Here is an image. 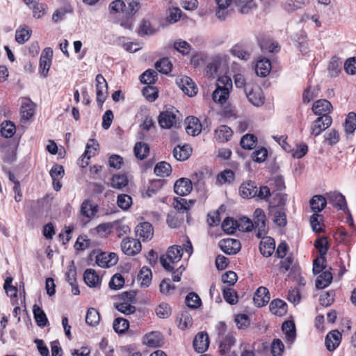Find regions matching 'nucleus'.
Segmentation results:
<instances>
[{"instance_id": "obj_61", "label": "nucleus", "mask_w": 356, "mask_h": 356, "mask_svg": "<svg viewBox=\"0 0 356 356\" xmlns=\"http://www.w3.org/2000/svg\"><path fill=\"white\" fill-rule=\"evenodd\" d=\"M220 184L231 183L234 179V173L231 170H225L217 177Z\"/></svg>"}, {"instance_id": "obj_49", "label": "nucleus", "mask_w": 356, "mask_h": 356, "mask_svg": "<svg viewBox=\"0 0 356 356\" xmlns=\"http://www.w3.org/2000/svg\"><path fill=\"white\" fill-rule=\"evenodd\" d=\"M15 124L10 121H6L1 124V133L2 136L6 138H11L15 133Z\"/></svg>"}, {"instance_id": "obj_8", "label": "nucleus", "mask_w": 356, "mask_h": 356, "mask_svg": "<svg viewBox=\"0 0 356 356\" xmlns=\"http://www.w3.org/2000/svg\"><path fill=\"white\" fill-rule=\"evenodd\" d=\"M122 250L127 255H135L141 250L140 242L134 238H124L121 244Z\"/></svg>"}, {"instance_id": "obj_22", "label": "nucleus", "mask_w": 356, "mask_h": 356, "mask_svg": "<svg viewBox=\"0 0 356 356\" xmlns=\"http://www.w3.org/2000/svg\"><path fill=\"white\" fill-rule=\"evenodd\" d=\"M143 343L152 348L161 347L163 343L162 334L159 332H152L144 337Z\"/></svg>"}, {"instance_id": "obj_3", "label": "nucleus", "mask_w": 356, "mask_h": 356, "mask_svg": "<svg viewBox=\"0 0 356 356\" xmlns=\"http://www.w3.org/2000/svg\"><path fill=\"white\" fill-rule=\"evenodd\" d=\"M248 101L254 106L264 104L265 97L262 89L257 84H248L244 89Z\"/></svg>"}, {"instance_id": "obj_43", "label": "nucleus", "mask_w": 356, "mask_h": 356, "mask_svg": "<svg viewBox=\"0 0 356 356\" xmlns=\"http://www.w3.org/2000/svg\"><path fill=\"white\" fill-rule=\"evenodd\" d=\"M345 131L347 134H353L356 129V113L350 112L348 114L344 124Z\"/></svg>"}, {"instance_id": "obj_26", "label": "nucleus", "mask_w": 356, "mask_h": 356, "mask_svg": "<svg viewBox=\"0 0 356 356\" xmlns=\"http://www.w3.org/2000/svg\"><path fill=\"white\" fill-rule=\"evenodd\" d=\"M271 70V63L267 58H262L257 60L255 65L256 74L261 76L265 77L269 74Z\"/></svg>"}, {"instance_id": "obj_64", "label": "nucleus", "mask_w": 356, "mask_h": 356, "mask_svg": "<svg viewBox=\"0 0 356 356\" xmlns=\"http://www.w3.org/2000/svg\"><path fill=\"white\" fill-rule=\"evenodd\" d=\"M284 344L279 339H275L271 343V353L273 356H281L284 350Z\"/></svg>"}, {"instance_id": "obj_27", "label": "nucleus", "mask_w": 356, "mask_h": 356, "mask_svg": "<svg viewBox=\"0 0 356 356\" xmlns=\"http://www.w3.org/2000/svg\"><path fill=\"white\" fill-rule=\"evenodd\" d=\"M270 312L277 316H282L286 314L287 305L280 299L273 300L270 304Z\"/></svg>"}, {"instance_id": "obj_56", "label": "nucleus", "mask_w": 356, "mask_h": 356, "mask_svg": "<svg viewBox=\"0 0 356 356\" xmlns=\"http://www.w3.org/2000/svg\"><path fill=\"white\" fill-rule=\"evenodd\" d=\"M314 246L319 252L320 256L325 257L328 250V243L325 237L317 238L314 242Z\"/></svg>"}, {"instance_id": "obj_40", "label": "nucleus", "mask_w": 356, "mask_h": 356, "mask_svg": "<svg viewBox=\"0 0 356 356\" xmlns=\"http://www.w3.org/2000/svg\"><path fill=\"white\" fill-rule=\"evenodd\" d=\"M100 321V315L98 311L95 308H89L88 309L86 322L90 326H96Z\"/></svg>"}, {"instance_id": "obj_25", "label": "nucleus", "mask_w": 356, "mask_h": 356, "mask_svg": "<svg viewBox=\"0 0 356 356\" xmlns=\"http://www.w3.org/2000/svg\"><path fill=\"white\" fill-rule=\"evenodd\" d=\"M236 342L235 337L231 332H228L220 339L219 352L222 355L227 354Z\"/></svg>"}, {"instance_id": "obj_21", "label": "nucleus", "mask_w": 356, "mask_h": 356, "mask_svg": "<svg viewBox=\"0 0 356 356\" xmlns=\"http://www.w3.org/2000/svg\"><path fill=\"white\" fill-rule=\"evenodd\" d=\"M186 123V131L188 134L195 136L201 133L202 124L198 118L193 116L188 117Z\"/></svg>"}, {"instance_id": "obj_33", "label": "nucleus", "mask_w": 356, "mask_h": 356, "mask_svg": "<svg viewBox=\"0 0 356 356\" xmlns=\"http://www.w3.org/2000/svg\"><path fill=\"white\" fill-rule=\"evenodd\" d=\"M327 202L323 195H316L310 200L311 209L316 213L321 212L326 206Z\"/></svg>"}, {"instance_id": "obj_23", "label": "nucleus", "mask_w": 356, "mask_h": 356, "mask_svg": "<svg viewBox=\"0 0 356 356\" xmlns=\"http://www.w3.org/2000/svg\"><path fill=\"white\" fill-rule=\"evenodd\" d=\"M275 248V241L271 237L263 238L259 244V250L261 254L266 257H270Z\"/></svg>"}, {"instance_id": "obj_63", "label": "nucleus", "mask_w": 356, "mask_h": 356, "mask_svg": "<svg viewBox=\"0 0 356 356\" xmlns=\"http://www.w3.org/2000/svg\"><path fill=\"white\" fill-rule=\"evenodd\" d=\"M334 293L333 291H327L320 296V304L324 307H328L334 302Z\"/></svg>"}, {"instance_id": "obj_20", "label": "nucleus", "mask_w": 356, "mask_h": 356, "mask_svg": "<svg viewBox=\"0 0 356 356\" xmlns=\"http://www.w3.org/2000/svg\"><path fill=\"white\" fill-rule=\"evenodd\" d=\"M257 191V186L253 181H247L241 184L239 193L243 198H253L255 197L256 192Z\"/></svg>"}, {"instance_id": "obj_55", "label": "nucleus", "mask_w": 356, "mask_h": 356, "mask_svg": "<svg viewBox=\"0 0 356 356\" xmlns=\"http://www.w3.org/2000/svg\"><path fill=\"white\" fill-rule=\"evenodd\" d=\"M259 45L263 52L277 53L280 50V47L276 42L263 41Z\"/></svg>"}, {"instance_id": "obj_16", "label": "nucleus", "mask_w": 356, "mask_h": 356, "mask_svg": "<svg viewBox=\"0 0 356 356\" xmlns=\"http://www.w3.org/2000/svg\"><path fill=\"white\" fill-rule=\"evenodd\" d=\"M209 346V339L208 334L204 332L197 333L193 340V347L195 350L199 353H202L207 350Z\"/></svg>"}, {"instance_id": "obj_7", "label": "nucleus", "mask_w": 356, "mask_h": 356, "mask_svg": "<svg viewBox=\"0 0 356 356\" xmlns=\"http://www.w3.org/2000/svg\"><path fill=\"white\" fill-rule=\"evenodd\" d=\"M218 246L224 253L229 255L236 254L241 248L238 240L229 238L220 240Z\"/></svg>"}, {"instance_id": "obj_48", "label": "nucleus", "mask_w": 356, "mask_h": 356, "mask_svg": "<svg viewBox=\"0 0 356 356\" xmlns=\"http://www.w3.org/2000/svg\"><path fill=\"white\" fill-rule=\"evenodd\" d=\"M113 327L117 333H124L128 330L129 323L125 318L118 317L114 320Z\"/></svg>"}, {"instance_id": "obj_38", "label": "nucleus", "mask_w": 356, "mask_h": 356, "mask_svg": "<svg viewBox=\"0 0 356 356\" xmlns=\"http://www.w3.org/2000/svg\"><path fill=\"white\" fill-rule=\"evenodd\" d=\"M154 173L159 177L168 176L172 172L171 165L165 161L158 163L154 167Z\"/></svg>"}, {"instance_id": "obj_11", "label": "nucleus", "mask_w": 356, "mask_h": 356, "mask_svg": "<svg viewBox=\"0 0 356 356\" xmlns=\"http://www.w3.org/2000/svg\"><path fill=\"white\" fill-rule=\"evenodd\" d=\"M158 122L163 129H170L177 124L176 115L170 111L161 112L158 118Z\"/></svg>"}, {"instance_id": "obj_59", "label": "nucleus", "mask_w": 356, "mask_h": 356, "mask_svg": "<svg viewBox=\"0 0 356 356\" xmlns=\"http://www.w3.org/2000/svg\"><path fill=\"white\" fill-rule=\"evenodd\" d=\"M117 203L120 208L127 210L131 207L132 199L127 194H121L118 196Z\"/></svg>"}, {"instance_id": "obj_46", "label": "nucleus", "mask_w": 356, "mask_h": 356, "mask_svg": "<svg viewBox=\"0 0 356 356\" xmlns=\"http://www.w3.org/2000/svg\"><path fill=\"white\" fill-rule=\"evenodd\" d=\"M232 55L241 60H248L250 54L240 44L234 45L230 50Z\"/></svg>"}, {"instance_id": "obj_24", "label": "nucleus", "mask_w": 356, "mask_h": 356, "mask_svg": "<svg viewBox=\"0 0 356 356\" xmlns=\"http://www.w3.org/2000/svg\"><path fill=\"white\" fill-rule=\"evenodd\" d=\"M331 267L320 274L316 280V287L318 289H323L328 286L332 281V274L330 272Z\"/></svg>"}, {"instance_id": "obj_6", "label": "nucleus", "mask_w": 356, "mask_h": 356, "mask_svg": "<svg viewBox=\"0 0 356 356\" xmlns=\"http://www.w3.org/2000/svg\"><path fill=\"white\" fill-rule=\"evenodd\" d=\"M332 119L330 116H321L316 119L311 126V134L314 136L320 135L323 131L330 127Z\"/></svg>"}, {"instance_id": "obj_32", "label": "nucleus", "mask_w": 356, "mask_h": 356, "mask_svg": "<svg viewBox=\"0 0 356 356\" xmlns=\"http://www.w3.org/2000/svg\"><path fill=\"white\" fill-rule=\"evenodd\" d=\"M20 113L24 120H29L34 114L33 103L29 99H24L22 103Z\"/></svg>"}, {"instance_id": "obj_13", "label": "nucleus", "mask_w": 356, "mask_h": 356, "mask_svg": "<svg viewBox=\"0 0 356 356\" xmlns=\"http://www.w3.org/2000/svg\"><path fill=\"white\" fill-rule=\"evenodd\" d=\"M179 88L189 97L196 95L197 88L193 80L188 76H184L177 81Z\"/></svg>"}, {"instance_id": "obj_51", "label": "nucleus", "mask_w": 356, "mask_h": 356, "mask_svg": "<svg viewBox=\"0 0 356 356\" xmlns=\"http://www.w3.org/2000/svg\"><path fill=\"white\" fill-rule=\"evenodd\" d=\"M341 62L336 58L333 57L330 61L328 65V72L332 77L337 76L341 72Z\"/></svg>"}, {"instance_id": "obj_2", "label": "nucleus", "mask_w": 356, "mask_h": 356, "mask_svg": "<svg viewBox=\"0 0 356 356\" xmlns=\"http://www.w3.org/2000/svg\"><path fill=\"white\" fill-rule=\"evenodd\" d=\"M183 249L179 245H173L168 249L165 255L160 257V262L162 266L168 271H172L174 267L171 264H175L180 261L182 257Z\"/></svg>"}, {"instance_id": "obj_39", "label": "nucleus", "mask_w": 356, "mask_h": 356, "mask_svg": "<svg viewBox=\"0 0 356 356\" xmlns=\"http://www.w3.org/2000/svg\"><path fill=\"white\" fill-rule=\"evenodd\" d=\"M157 76V72L155 70L148 69L140 76V80L144 84H154L156 81Z\"/></svg>"}, {"instance_id": "obj_47", "label": "nucleus", "mask_w": 356, "mask_h": 356, "mask_svg": "<svg viewBox=\"0 0 356 356\" xmlns=\"http://www.w3.org/2000/svg\"><path fill=\"white\" fill-rule=\"evenodd\" d=\"M257 138L252 134H246L241 140L240 144L245 149H253L257 143Z\"/></svg>"}, {"instance_id": "obj_57", "label": "nucleus", "mask_w": 356, "mask_h": 356, "mask_svg": "<svg viewBox=\"0 0 356 356\" xmlns=\"http://www.w3.org/2000/svg\"><path fill=\"white\" fill-rule=\"evenodd\" d=\"M221 227L225 232L234 234L236 231V220L227 217L223 220Z\"/></svg>"}, {"instance_id": "obj_42", "label": "nucleus", "mask_w": 356, "mask_h": 356, "mask_svg": "<svg viewBox=\"0 0 356 356\" xmlns=\"http://www.w3.org/2000/svg\"><path fill=\"white\" fill-rule=\"evenodd\" d=\"M134 154L136 158L143 160L148 154L149 148L146 143L139 142L136 143L134 148Z\"/></svg>"}, {"instance_id": "obj_14", "label": "nucleus", "mask_w": 356, "mask_h": 356, "mask_svg": "<svg viewBox=\"0 0 356 356\" xmlns=\"http://www.w3.org/2000/svg\"><path fill=\"white\" fill-rule=\"evenodd\" d=\"M136 233L143 241H147L152 238L154 229L151 223L144 222L136 226Z\"/></svg>"}, {"instance_id": "obj_19", "label": "nucleus", "mask_w": 356, "mask_h": 356, "mask_svg": "<svg viewBox=\"0 0 356 356\" xmlns=\"http://www.w3.org/2000/svg\"><path fill=\"white\" fill-rule=\"evenodd\" d=\"M253 300L257 307H263L270 300V293L267 288L259 287L254 293Z\"/></svg>"}, {"instance_id": "obj_36", "label": "nucleus", "mask_w": 356, "mask_h": 356, "mask_svg": "<svg viewBox=\"0 0 356 356\" xmlns=\"http://www.w3.org/2000/svg\"><path fill=\"white\" fill-rule=\"evenodd\" d=\"M33 313L35 321L39 327H44L48 323L47 317L44 312L37 305L33 307Z\"/></svg>"}, {"instance_id": "obj_9", "label": "nucleus", "mask_w": 356, "mask_h": 356, "mask_svg": "<svg viewBox=\"0 0 356 356\" xmlns=\"http://www.w3.org/2000/svg\"><path fill=\"white\" fill-rule=\"evenodd\" d=\"M118 261V257L114 252H102L96 256L97 264L102 268H109L117 264Z\"/></svg>"}, {"instance_id": "obj_15", "label": "nucleus", "mask_w": 356, "mask_h": 356, "mask_svg": "<svg viewBox=\"0 0 356 356\" xmlns=\"http://www.w3.org/2000/svg\"><path fill=\"white\" fill-rule=\"evenodd\" d=\"M193 188L192 183L187 178H181L176 181L174 185L175 193L180 196L189 194Z\"/></svg>"}, {"instance_id": "obj_5", "label": "nucleus", "mask_w": 356, "mask_h": 356, "mask_svg": "<svg viewBox=\"0 0 356 356\" xmlns=\"http://www.w3.org/2000/svg\"><path fill=\"white\" fill-rule=\"evenodd\" d=\"M97 102L99 106H102L107 97L108 86L104 77L99 74L95 78Z\"/></svg>"}, {"instance_id": "obj_58", "label": "nucleus", "mask_w": 356, "mask_h": 356, "mask_svg": "<svg viewBox=\"0 0 356 356\" xmlns=\"http://www.w3.org/2000/svg\"><path fill=\"white\" fill-rule=\"evenodd\" d=\"M156 314L160 318H167L171 314V308L167 303H161L155 309Z\"/></svg>"}, {"instance_id": "obj_50", "label": "nucleus", "mask_w": 356, "mask_h": 356, "mask_svg": "<svg viewBox=\"0 0 356 356\" xmlns=\"http://www.w3.org/2000/svg\"><path fill=\"white\" fill-rule=\"evenodd\" d=\"M328 270L326 266V259L325 257L320 256L315 259L313 261V273L314 274H319L320 273Z\"/></svg>"}, {"instance_id": "obj_4", "label": "nucleus", "mask_w": 356, "mask_h": 356, "mask_svg": "<svg viewBox=\"0 0 356 356\" xmlns=\"http://www.w3.org/2000/svg\"><path fill=\"white\" fill-rule=\"evenodd\" d=\"M253 219V228H254L256 232V236L259 238H262L268 232L266 218L264 211L260 208L256 209L254 212Z\"/></svg>"}, {"instance_id": "obj_18", "label": "nucleus", "mask_w": 356, "mask_h": 356, "mask_svg": "<svg viewBox=\"0 0 356 356\" xmlns=\"http://www.w3.org/2000/svg\"><path fill=\"white\" fill-rule=\"evenodd\" d=\"M341 334L338 330H332L326 336L325 343L329 351L334 350L339 345Z\"/></svg>"}, {"instance_id": "obj_30", "label": "nucleus", "mask_w": 356, "mask_h": 356, "mask_svg": "<svg viewBox=\"0 0 356 356\" xmlns=\"http://www.w3.org/2000/svg\"><path fill=\"white\" fill-rule=\"evenodd\" d=\"M233 134L232 130L226 125L220 126L215 131V137L220 143L227 142Z\"/></svg>"}, {"instance_id": "obj_10", "label": "nucleus", "mask_w": 356, "mask_h": 356, "mask_svg": "<svg viewBox=\"0 0 356 356\" xmlns=\"http://www.w3.org/2000/svg\"><path fill=\"white\" fill-rule=\"evenodd\" d=\"M53 56V50L50 47H46L42 52L40 58V73L46 77L51 63Z\"/></svg>"}, {"instance_id": "obj_54", "label": "nucleus", "mask_w": 356, "mask_h": 356, "mask_svg": "<svg viewBox=\"0 0 356 356\" xmlns=\"http://www.w3.org/2000/svg\"><path fill=\"white\" fill-rule=\"evenodd\" d=\"M254 227L252 220L246 217H243L236 220V229L242 232H250Z\"/></svg>"}, {"instance_id": "obj_1", "label": "nucleus", "mask_w": 356, "mask_h": 356, "mask_svg": "<svg viewBox=\"0 0 356 356\" xmlns=\"http://www.w3.org/2000/svg\"><path fill=\"white\" fill-rule=\"evenodd\" d=\"M232 88V80L229 77L219 78L216 83V88L212 94L213 100L220 104H224L229 97V90Z\"/></svg>"}, {"instance_id": "obj_35", "label": "nucleus", "mask_w": 356, "mask_h": 356, "mask_svg": "<svg viewBox=\"0 0 356 356\" xmlns=\"http://www.w3.org/2000/svg\"><path fill=\"white\" fill-rule=\"evenodd\" d=\"M152 279L151 270L147 267H143L138 275V280L140 282L141 286L147 287L150 285Z\"/></svg>"}, {"instance_id": "obj_34", "label": "nucleus", "mask_w": 356, "mask_h": 356, "mask_svg": "<svg viewBox=\"0 0 356 356\" xmlns=\"http://www.w3.org/2000/svg\"><path fill=\"white\" fill-rule=\"evenodd\" d=\"M191 152L189 145L177 146L172 151L173 156L178 161L186 160Z\"/></svg>"}, {"instance_id": "obj_62", "label": "nucleus", "mask_w": 356, "mask_h": 356, "mask_svg": "<svg viewBox=\"0 0 356 356\" xmlns=\"http://www.w3.org/2000/svg\"><path fill=\"white\" fill-rule=\"evenodd\" d=\"M174 47L179 52L184 55H187L191 51V45L186 41L178 40L175 42Z\"/></svg>"}, {"instance_id": "obj_41", "label": "nucleus", "mask_w": 356, "mask_h": 356, "mask_svg": "<svg viewBox=\"0 0 356 356\" xmlns=\"http://www.w3.org/2000/svg\"><path fill=\"white\" fill-rule=\"evenodd\" d=\"M163 184V180L156 179L153 180L149 183V186H148L146 191L143 193L144 197H150L154 194H156L162 187Z\"/></svg>"}, {"instance_id": "obj_45", "label": "nucleus", "mask_w": 356, "mask_h": 356, "mask_svg": "<svg viewBox=\"0 0 356 356\" xmlns=\"http://www.w3.org/2000/svg\"><path fill=\"white\" fill-rule=\"evenodd\" d=\"M128 184V179L124 175H115L111 179V186L116 189H121Z\"/></svg>"}, {"instance_id": "obj_29", "label": "nucleus", "mask_w": 356, "mask_h": 356, "mask_svg": "<svg viewBox=\"0 0 356 356\" xmlns=\"http://www.w3.org/2000/svg\"><path fill=\"white\" fill-rule=\"evenodd\" d=\"M282 329L285 334L286 341L289 343H292L295 341L296 337L294 323L291 321H286L283 323Z\"/></svg>"}, {"instance_id": "obj_52", "label": "nucleus", "mask_w": 356, "mask_h": 356, "mask_svg": "<svg viewBox=\"0 0 356 356\" xmlns=\"http://www.w3.org/2000/svg\"><path fill=\"white\" fill-rule=\"evenodd\" d=\"M222 294L224 299L230 305H235L237 303V294L236 292L230 287H225L222 289Z\"/></svg>"}, {"instance_id": "obj_28", "label": "nucleus", "mask_w": 356, "mask_h": 356, "mask_svg": "<svg viewBox=\"0 0 356 356\" xmlns=\"http://www.w3.org/2000/svg\"><path fill=\"white\" fill-rule=\"evenodd\" d=\"M85 283L89 287H97L99 285L100 278L95 270L92 268L86 269L83 274Z\"/></svg>"}, {"instance_id": "obj_37", "label": "nucleus", "mask_w": 356, "mask_h": 356, "mask_svg": "<svg viewBox=\"0 0 356 356\" xmlns=\"http://www.w3.org/2000/svg\"><path fill=\"white\" fill-rule=\"evenodd\" d=\"M172 64L168 58H163L155 63V68L160 73L168 74L171 72Z\"/></svg>"}, {"instance_id": "obj_53", "label": "nucleus", "mask_w": 356, "mask_h": 356, "mask_svg": "<svg viewBox=\"0 0 356 356\" xmlns=\"http://www.w3.org/2000/svg\"><path fill=\"white\" fill-rule=\"evenodd\" d=\"M201 302L200 298L194 292L189 293L186 297V304L191 309H196L199 307Z\"/></svg>"}, {"instance_id": "obj_17", "label": "nucleus", "mask_w": 356, "mask_h": 356, "mask_svg": "<svg viewBox=\"0 0 356 356\" xmlns=\"http://www.w3.org/2000/svg\"><path fill=\"white\" fill-rule=\"evenodd\" d=\"M327 199L330 204L339 209L346 211L348 206L345 197L339 192H331L327 194Z\"/></svg>"}, {"instance_id": "obj_44", "label": "nucleus", "mask_w": 356, "mask_h": 356, "mask_svg": "<svg viewBox=\"0 0 356 356\" xmlns=\"http://www.w3.org/2000/svg\"><path fill=\"white\" fill-rule=\"evenodd\" d=\"M97 211V207L92 205L88 200L84 201L81 207V213L88 218H90L95 215Z\"/></svg>"}, {"instance_id": "obj_60", "label": "nucleus", "mask_w": 356, "mask_h": 356, "mask_svg": "<svg viewBox=\"0 0 356 356\" xmlns=\"http://www.w3.org/2000/svg\"><path fill=\"white\" fill-rule=\"evenodd\" d=\"M115 308L120 312L121 313L129 315L134 314L136 312V307L129 303L128 302H122L121 303L117 304L115 305Z\"/></svg>"}, {"instance_id": "obj_12", "label": "nucleus", "mask_w": 356, "mask_h": 356, "mask_svg": "<svg viewBox=\"0 0 356 356\" xmlns=\"http://www.w3.org/2000/svg\"><path fill=\"white\" fill-rule=\"evenodd\" d=\"M332 109L331 103L326 99H318L316 101L312 106V111L315 115L321 116H330L329 113Z\"/></svg>"}, {"instance_id": "obj_31", "label": "nucleus", "mask_w": 356, "mask_h": 356, "mask_svg": "<svg viewBox=\"0 0 356 356\" xmlns=\"http://www.w3.org/2000/svg\"><path fill=\"white\" fill-rule=\"evenodd\" d=\"M218 6L216 15L220 20H224L229 15L228 6L232 0H215Z\"/></svg>"}]
</instances>
